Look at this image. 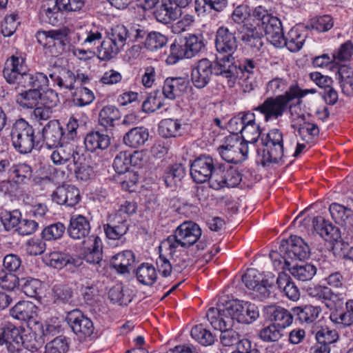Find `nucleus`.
Returning a JSON list of instances; mask_svg holds the SVG:
<instances>
[{
    "label": "nucleus",
    "instance_id": "nucleus-1",
    "mask_svg": "<svg viewBox=\"0 0 353 353\" xmlns=\"http://www.w3.org/2000/svg\"><path fill=\"white\" fill-rule=\"evenodd\" d=\"M3 77L21 93L17 101L24 108H33L41 98V91L48 86L47 74L43 72H26L19 57H11L6 62Z\"/></svg>",
    "mask_w": 353,
    "mask_h": 353
},
{
    "label": "nucleus",
    "instance_id": "nucleus-2",
    "mask_svg": "<svg viewBox=\"0 0 353 353\" xmlns=\"http://www.w3.org/2000/svg\"><path fill=\"white\" fill-rule=\"evenodd\" d=\"M236 71L235 66H225L222 60L211 62L207 59H202L192 68L191 80L196 88L201 89L209 83L212 74L220 75L227 79L229 88H233L236 83Z\"/></svg>",
    "mask_w": 353,
    "mask_h": 353
},
{
    "label": "nucleus",
    "instance_id": "nucleus-3",
    "mask_svg": "<svg viewBox=\"0 0 353 353\" xmlns=\"http://www.w3.org/2000/svg\"><path fill=\"white\" fill-rule=\"evenodd\" d=\"M130 34L123 25L111 28L98 49V57L101 60H109L114 57L131 41Z\"/></svg>",
    "mask_w": 353,
    "mask_h": 353
},
{
    "label": "nucleus",
    "instance_id": "nucleus-4",
    "mask_svg": "<svg viewBox=\"0 0 353 353\" xmlns=\"http://www.w3.org/2000/svg\"><path fill=\"white\" fill-rule=\"evenodd\" d=\"M201 236V230L199 225L192 221H185L181 223L175 230L174 234L168 237L162 243V246L170 250V254H172L175 249L181 246L189 248L194 244Z\"/></svg>",
    "mask_w": 353,
    "mask_h": 353
},
{
    "label": "nucleus",
    "instance_id": "nucleus-5",
    "mask_svg": "<svg viewBox=\"0 0 353 353\" xmlns=\"http://www.w3.org/2000/svg\"><path fill=\"white\" fill-rule=\"evenodd\" d=\"M11 137L14 148L21 154L30 152L40 143L39 137L34 134L33 128L23 119L14 123Z\"/></svg>",
    "mask_w": 353,
    "mask_h": 353
},
{
    "label": "nucleus",
    "instance_id": "nucleus-6",
    "mask_svg": "<svg viewBox=\"0 0 353 353\" xmlns=\"http://www.w3.org/2000/svg\"><path fill=\"white\" fill-rule=\"evenodd\" d=\"M220 312L221 317H230L234 321L243 324H250L259 316V312L256 306L249 302L232 301L227 303L223 309L216 308Z\"/></svg>",
    "mask_w": 353,
    "mask_h": 353
},
{
    "label": "nucleus",
    "instance_id": "nucleus-7",
    "mask_svg": "<svg viewBox=\"0 0 353 353\" xmlns=\"http://www.w3.org/2000/svg\"><path fill=\"white\" fill-rule=\"evenodd\" d=\"M220 312L214 307H210L206 316L212 326L221 332L220 340L224 346H231L240 341L239 334L232 329L233 324L230 317H221Z\"/></svg>",
    "mask_w": 353,
    "mask_h": 353
},
{
    "label": "nucleus",
    "instance_id": "nucleus-8",
    "mask_svg": "<svg viewBox=\"0 0 353 353\" xmlns=\"http://www.w3.org/2000/svg\"><path fill=\"white\" fill-rule=\"evenodd\" d=\"M296 94L294 91L288 90L284 94L275 97H268L254 110L262 114L265 121L276 119L283 115L288 108V103L294 99Z\"/></svg>",
    "mask_w": 353,
    "mask_h": 353
},
{
    "label": "nucleus",
    "instance_id": "nucleus-9",
    "mask_svg": "<svg viewBox=\"0 0 353 353\" xmlns=\"http://www.w3.org/2000/svg\"><path fill=\"white\" fill-rule=\"evenodd\" d=\"M205 46L201 37L190 34L184 38V43L179 44L176 42L170 46V54L167 61L174 64L183 58L190 59L198 54Z\"/></svg>",
    "mask_w": 353,
    "mask_h": 353
},
{
    "label": "nucleus",
    "instance_id": "nucleus-10",
    "mask_svg": "<svg viewBox=\"0 0 353 353\" xmlns=\"http://www.w3.org/2000/svg\"><path fill=\"white\" fill-rule=\"evenodd\" d=\"M215 46L216 50L219 53L226 54L223 57H216V60H222L224 65L235 66L234 63V58L232 54L237 48V41L234 34L231 32L228 28L225 27H220L216 34Z\"/></svg>",
    "mask_w": 353,
    "mask_h": 353
},
{
    "label": "nucleus",
    "instance_id": "nucleus-11",
    "mask_svg": "<svg viewBox=\"0 0 353 353\" xmlns=\"http://www.w3.org/2000/svg\"><path fill=\"white\" fill-rule=\"evenodd\" d=\"M279 250L284 254L281 258L284 260L285 266L290 265L288 259L303 260L308 258L310 254L309 245L298 236H291L289 239L282 240Z\"/></svg>",
    "mask_w": 353,
    "mask_h": 353
},
{
    "label": "nucleus",
    "instance_id": "nucleus-12",
    "mask_svg": "<svg viewBox=\"0 0 353 353\" xmlns=\"http://www.w3.org/2000/svg\"><path fill=\"white\" fill-rule=\"evenodd\" d=\"M66 320L73 332L80 339L90 336L94 332L92 321L79 310L69 312Z\"/></svg>",
    "mask_w": 353,
    "mask_h": 353
},
{
    "label": "nucleus",
    "instance_id": "nucleus-13",
    "mask_svg": "<svg viewBox=\"0 0 353 353\" xmlns=\"http://www.w3.org/2000/svg\"><path fill=\"white\" fill-rule=\"evenodd\" d=\"M215 166L216 164L211 157L201 155L191 163V176L197 183L206 182L210 178Z\"/></svg>",
    "mask_w": 353,
    "mask_h": 353
},
{
    "label": "nucleus",
    "instance_id": "nucleus-14",
    "mask_svg": "<svg viewBox=\"0 0 353 353\" xmlns=\"http://www.w3.org/2000/svg\"><path fill=\"white\" fill-rule=\"evenodd\" d=\"M52 200L59 205H65L72 207L80 201V192L73 185L63 184L58 186L52 192Z\"/></svg>",
    "mask_w": 353,
    "mask_h": 353
},
{
    "label": "nucleus",
    "instance_id": "nucleus-15",
    "mask_svg": "<svg viewBox=\"0 0 353 353\" xmlns=\"http://www.w3.org/2000/svg\"><path fill=\"white\" fill-rule=\"evenodd\" d=\"M265 317L272 323L284 330L293 321V316L287 309L277 305H268L264 310Z\"/></svg>",
    "mask_w": 353,
    "mask_h": 353
},
{
    "label": "nucleus",
    "instance_id": "nucleus-16",
    "mask_svg": "<svg viewBox=\"0 0 353 353\" xmlns=\"http://www.w3.org/2000/svg\"><path fill=\"white\" fill-rule=\"evenodd\" d=\"M50 79L60 88L74 90L78 77L70 70L64 67H55L48 72Z\"/></svg>",
    "mask_w": 353,
    "mask_h": 353
},
{
    "label": "nucleus",
    "instance_id": "nucleus-17",
    "mask_svg": "<svg viewBox=\"0 0 353 353\" xmlns=\"http://www.w3.org/2000/svg\"><path fill=\"white\" fill-rule=\"evenodd\" d=\"M259 27L264 31L267 39L276 47H282L284 43V34L282 23L276 17H272Z\"/></svg>",
    "mask_w": 353,
    "mask_h": 353
},
{
    "label": "nucleus",
    "instance_id": "nucleus-18",
    "mask_svg": "<svg viewBox=\"0 0 353 353\" xmlns=\"http://www.w3.org/2000/svg\"><path fill=\"white\" fill-rule=\"evenodd\" d=\"M330 214L336 222L341 223L347 230V235L353 239V212L350 208L345 206L332 203L329 208Z\"/></svg>",
    "mask_w": 353,
    "mask_h": 353
},
{
    "label": "nucleus",
    "instance_id": "nucleus-19",
    "mask_svg": "<svg viewBox=\"0 0 353 353\" xmlns=\"http://www.w3.org/2000/svg\"><path fill=\"white\" fill-rule=\"evenodd\" d=\"M190 88L188 79L183 77H168L164 81L163 94L169 99H174L186 92Z\"/></svg>",
    "mask_w": 353,
    "mask_h": 353
},
{
    "label": "nucleus",
    "instance_id": "nucleus-20",
    "mask_svg": "<svg viewBox=\"0 0 353 353\" xmlns=\"http://www.w3.org/2000/svg\"><path fill=\"white\" fill-rule=\"evenodd\" d=\"M64 136L65 133L60 123L57 120H52L43 127L39 139L40 142L46 141L48 147L52 148L59 145Z\"/></svg>",
    "mask_w": 353,
    "mask_h": 353
},
{
    "label": "nucleus",
    "instance_id": "nucleus-21",
    "mask_svg": "<svg viewBox=\"0 0 353 353\" xmlns=\"http://www.w3.org/2000/svg\"><path fill=\"white\" fill-rule=\"evenodd\" d=\"M4 343L21 345L31 351L37 349L35 344H29L25 341L24 337L21 335L19 329L12 324L5 327L0 333V345Z\"/></svg>",
    "mask_w": 353,
    "mask_h": 353
},
{
    "label": "nucleus",
    "instance_id": "nucleus-22",
    "mask_svg": "<svg viewBox=\"0 0 353 353\" xmlns=\"http://www.w3.org/2000/svg\"><path fill=\"white\" fill-rule=\"evenodd\" d=\"M154 14L157 21L166 24L178 19L181 15V10L175 6L173 0H161Z\"/></svg>",
    "mask_w": 353,
    "mask_h": 353
},
{
    "label": "nucleus",
    "instance_id": "nucleus-23",
    "mask_svg": "<svg viewBox=\"0 0 353 353\" xmlns=\"http://www.w3.org/2000/svg\"><path fill=\"white\" fill-rule=\"evenodd\" d=\"M90 222L82 215L72 216L68 227L69 236L76 240L84 239L90 233Z\"/></svg>",
    "mask_w": 353,
    "mask_h": 353
},
{
    "label": "nucleus",
    "instance_id": "nucleus-24",
    "mask_svg": "<svg viewBox=\"0 0 353 353\" xmlns=\"http://www.w3.org/2000/svg\"><path fill=\"white\" fill-rule=\"evenodd\" d=\"M310 296L315 298L323 303L326 307L332 310L335 307V301L338 299L337 294L326 286L315 285L307 289Z\"/></svg>",
    "mask_w": 353,
    "mask_h": 353
},
{
    "label": "nucleus",
    "instance_id": "nucleus-25",
    "mask_svg": "<svg viewBox=\"0 0 353 353\" xmlns=\"http://www.w3.org/2000/svg\"><path fill=\"white\" fill-rule=\"evenodd\" d=\"M55 148L56 149L50 155V159L54 164L63 165L70 162H72L73 164L77 163V156H78V154L74 152L71 145L61 144Z\"/></svg>",
    "mask_w": 353,
    "mask_h": 353
},
{
    "label": "nucleus",
    "instance_id": "nucleus-26",
    "mask_svg": "<svg viewBox=\"0 0 353 353\" xmlns=\"http://www.w3.org/2000/svg\"><path fill=\"white\" fill-rule=\"evenodd\" d=\"M69 33L70 30L68 28L50 30L49 49L52 54L58 55L65 50V48L68 43Z\"/></svg>",
    "mask_w": 353,
    "mask_h": 353
},
{
    "label": "nucleus",
    "instance_id": "nucleus-27",
    "mask_svg": "<svg viewBox=\"0 0 353 353\" xmlns=\"http://www.w3.org/2000/svg\"><path fill=\"white\" fill-rule=\"evenodd\" d=\"M266 149L258 150L259 161L263 166L284 161L283 145H265Z\"/></svg>",
    "mask_w": 353,
    "mask_h": 353
},
{
    "label": "nucleus",
    "instance_id": "nucleus-28",
    "mask_svg": "<svg viewBox=\"0 0 353 353\" xmlns=\"http://www.w3.org/2000/svg\"><path fill=\"white\" fill-rule=\"evenodd\" d=\"M110 137L99 131H92L87 134L84 143L87 150L95 152L97 150H105L110 145Z\"/></svg>",
    "mask_w": 353,
    "mask_h": 353
},
{
    "label": "nucleus",
    "instance_id": "nucleus-29",
    "mask_svg": "<svg viewBox=\"0 0 353 353\" xmlns=\"http://www.w3.org/2000/svg\"><path fill=\"white\" fill-rule=\"evenodd\" d=\"M238 150V138L234 135L228 137L225 143L218 148L222 159L232 163H236L241 160L239 158Z\"/></svg>",
    "mask_w": 353,
    "mask_h": 353
},
{
    "label": "nucleus",
    "instance_id": "nucleus-30",
    "mask_svg": "<svg viewBox=\"0 0 353 353\" xmlns=\"http://www.w3.org/2000/svg\"><path fill=\"white\" fill-rule=\"evenodd\" d=\"M243 141L254 143L258 141L261 134L260 127L255 122L254 114H245V123L241 132Z\"/></svg>",
    "mask_w": 353,
    "mask_h": 353
},
{
    "label": "nucleus",
    "instance_id": "nucleus-31",
    "mask_svg": "<svg viewBox=\"0 0 353 353\" xmlns=\"http://www.w3.org/2000/svg\"><path fill=\"white\" fill-rule=\"evenodd\" d=\"M276 284L290 300L296 301L300 299L299 288L287 273L282 272L279 274Z\"/></svg>",
    "mask_w": 353,
    "mask_h": 353
},
{
    "label": "nucleus",
    "instance_id": "nucleus-32",
    "mask_svg": "<svg viewBox=\"0 0 353 353\" xmlns=\"http://www.w3.org/2000/svg\"><path fill=\"white\" fill-rule=\"evenodd\" d=\"M10 312L14 319L28 321L37 315V307L32 302L19 301L10 310Z\"/></svg>",
    "mask_w": 353,
    "mask_h": 353
},
{
    "label": "nucleus",
    "instance_id": "nucleus-33",
    "mask_svg": "<svg viewBox=\"0 0 353 353\" xmlns=\"http://www.w3.org/2000/svg\"><path fill=\"white\" fill-rule=\"evenodd\" d=\"M149 133L143 127L132 128L123 137L124 143L130 147L137 148L144 145L148 139Z\"/></svg>",
    "mask_w": 353,
    "mask_h": 353
},
{
    "label": "nucleus",
    "instance_id": "nucleus-34",
    "mask_svg": "<svg viewBox=\"0 0 353 353\" xmlns=\"http://www.w3.org/2000/svg\"><path fill=\"white\" fill-rule=\"evenodd\" d=\"M330 319L341 328L353 325V299L347 301L345 312L341 313L337 311L332 312Z\"/></svg>",
    "mask_w": 353,
    "mask_h": 353
},
{
    "label": "nucleus",
    "instance_id": "nucleus-35",
    "mask_svg": "<svg viewBox=\"0 0 353 353\" xmlns=\"http://www.w3.org/2000/svg\"><path fill=\"white\" fill-rule=\"evenodd\" d=\"M32 172V167L26 163L14 164L9 169L10 176L17 184H23L29 181Z\"/></svg>",
    "mask_w": 353,
    "mask_h": 353
},
{
    "label": "nucleus",
    "instance_id": "nucleus-36",
    "mask_svg": "<svg viewBox=\"0 0 353 353\" xmlns=\"http://www.w3.org/2000/svg\"><path fill=\"white\" fill-rule=\"evenodd\" d=\"M62 11L59 0H46L42 6L41 14L46 23L55 25Z\"/></svg>",
    "mask_w": 353,
    "mask_h": 353
},
{
    "label": "nucleus",
    "instance_id": "nucleus-37",
    "mask_svg": "<svg viewBox=\"0 0 353 353\" xmlns=\"http://www.w3.org/2000/svg\"><path fill=\"white\" fill-rule=\"evenodd\" d=\"M307 36L303 30L299 28H292L288 34L287 37H284V43L291 52H297L303 46Z\"/></svg>",
    "mask_w": 353,
    "mask_h": 353
},
{
    "label": "nucleus",
    "instance_id": "nucleus-38",
    "mask_svg": "<svg viewBox=\"0 0 353 353\" xmlns=\"http://www.w3.org/2000/svg\"><path fill=\"white\" fill-rule=\"evenodd\" d=\"M282 268H287L295 279L301 281H310L316 273V268L310 263L296 265L291 268L284 265Z\"/></svg>",
    "mask_w": 353,
    "mask_h": 353
},
{
    "label": "nucleus",
    "instance_id": "nucleus-39",
    "mask_svg": "<svg viewBox=\"0 0 353 353\" xmlns=\"http://www.w3.org/2000/svg\"><path fill=\"white\" fill-rule=\"evenodd\" d=\"M294 314L302 322L310 324L316 321L321 312L320 307L307 305L301 307H296L293 309Z\"/></svg>",
    "mask_w": 353,
    "mask_h": 353
},
{
    "label": "nucleus",
    "instance_id": "nucleus-40",
    "mask_svg": "<svg viewBox=\"0 0 353 353\" xmlns=\"http://www.w3.org/2000/svg\"><path fill=\"white\" fill-rule=\"evenodd\" d=\"M134 261V253L130 250H125L113 256L112 265L121 274L129 272V266Z\"/></svg>",
    "mask_w": 353,
    "mask_h": 353
},
{
    "label": "nucleus",
    "instance_id": "nucleus-41",
    "mask_svg": "<svg viewBox=\"0 0 353 353\" xmlns=\"http://www.w3.org/2000/svg\"><path fill=\"white\" fill-rule=\"evenodd\" d=\"M121 113L118 108L113 105H107L102 108L99 115V124L105 128L114 126V122L119 120Z\"/></svg>",
    "mask_w": 353,
    "mask_h": 353
},
{
    "label": "nucleus",
    "instance_id": "nucleus-42",
    "mask_svg": "<svg viewBox=\"0 0 353 353\" xmlns=\"http://www.w3.org/2000/svg\"><path fill=\"white\" fill-rule=\"evenodd\" d=\"M159 134L165 138L176 137L181 135V124L177 119H165L159 125Z\"/></svg>",
    "mask_w": 353,
    "mask_h": 353
},
{
    "label": "nucleus",
    "instance_id": "nucleus-43",
    "mask_svg": "<svg viewBox=\"0 0 353 353\" xmlns=\"http://www.w3.org/2000/svg\"><path fill=\"white\" fill-rule=\"evenodd\" d=\"M137 280L146 285H152L157 280V274L154 267L149 263H143L137 269Z\"/></svg>",
    "mask_w": 353,
    "mask_h": 353
},
{
    "label": "nucleus",
    "instance_id": "nucleus-44",
    "mask_svg": "<svg viewBox=\"0 0 353 353\" xmlns=\"http://www.w3.org/2000/svg\"><path fill=\"white\" fill-rule=\"evenodd\" d=\"M184 175L185 170L183 165L180 163H176L169 168L163 179L167 187L174 188L176 187L178 182L181 180Z\"/></svg>",
    "mask_w": 353,
    "mask_h": 353
},
{
    "label": "nucleus",
    "instance_id": "nucleus-45",
    "mask_svg": "<svg viewBox=\"0 0 353 353\" xmlns=\"http://www.w3.org/2000/svg\"><path fill=\"white\" fill-rule=\"evenodd\" d=\"M77 40L86 47L95 46L102 39L101 32L96 28L81 30L77 33Z\"/></svg>",
    "mask_w": 353,
    "mask_h": 353
},
{
    "label": "nucleus",
    "instance_id": "nucleus-46",
    "mask_svg": "<svg viewBox=\"0 0 353 353\" xmlns=\"http://www.w3.org/2000/svg\"><path fill=\"white\" fill-rule=\"evenodd\" d=\"M49 258L50 265L57 269H61L68 265L74 266L80 265L78 259H75L70 255L62 252H52L50 254Z\"/></svg>",
    "mask_w": 353,
    "mask_h": 353
},
{
    "label": "nucleus",
    "instance_id": "nucleus-47",
    "mask_svg": "<svg viewBox=\"0 0 353 353\" xmlns=\"http://www.w3.org/2000/svg\"><path fill=\"white\" fill-rule=\"evenodd\" d=\"M118 225L115 223H108L104 225L103 229L106 236L110 239H119L126 234L128 230V225L125 220L117 221Z\"/></svg>",
    "mask_w": 353,
    "mask_h": 353
},
{
    "label": "nucleus",
    "instance_id": "nucleus-48",
    "mask_svg": "<svg viewBox=\"0 0 353 353\" xmlns=\"http://www.w3.org/2000/svg\"><path fill=\"white\" fill-rule=\"evenodd\" d=\"M19 285L23 292L30 297H37L41 290V283L39 280L32 278H21Z\"/></svg>",
    "mask_w": 353,
    "mask_h": 353
},
{
    "label": "nucleus",
    "instance_id": "nucleus-49",
    "mask_svg": "<svg viewBox=\"0 0 353 353\" xmlns=\"http://www.w3.org/2000/svg\"><path fill=\"white\" fill-rule=\"evenodd\" d=\"M191 336L203 345H212L214 341V336L202 325H195L192 328Z\"/></svg>",
    "mask_w": 353,
    "mask_h": 353
},
{
    "label": "nucleus",
    "instance_id": "nucleus-50",
    "mask_svg": "<svg viewBox=\"0 0 353 353\" xmlns=\"http://www.w3.org/2000/svg\"><path fill=\"white\" fill-rule=\"evenodd\" d=\"M132 156L127 152H119L114 158L113 167L118 174H125L130 170V167L132 164Z\"/></svg>",
    "mask_w": 353,
    "mask_h": 353
},
{
    "label": "nucleus",
    "instance_id": "nucleus-51",
    "mask_svg": "<svg viewBox=\"0 0 353 353\" xmlns=\"http://www.w3.org/2000/svg\"><path fill=\"white\" fill-rule=\"evenodd\" d=\"M93 237L92 248H88L84 255L87 263L99 264L102 259L101 241L98 236Z\"/></svg>",
    "mask_w": 353,
    "mask_h": 353
},
{
    "label": "nucleus",
    "instance_id": "nucleus-52",
    "mask_svg": "<svg viewBox=\"0 0 353 353\" xmlns=\"http://www.w3.org/2000/svg\"><path fill=\"white\" fill-rule=\"evenodd\" d=\"M65 227L61 222L50 224L46 227L42 232L41 237L46 241H53L60 239L64 234Z\"/></svg>",
    "mask_w": 353,
    "mask_h": 353
},
{
    "label": "nucleus",
    "instance_id": "nucleus-53",
    "mask_svg": "<svg viewBox=\"0 0 353 353\" xmlns=\"http://www.w3.org/2000/svg\"><path fill=\"white\" fill-rule=\"evenodd\" d=\"M284 330L271 323L264 327L259 332V337L261 340L266 342L278 341L283 336Z\"/></svg>",
    "mask_w": 353,
    "mask_h": 353
},
{
    "label": "nucleus",
    "instance_id": "nucleus-54",
    "mask_svg": "<svg viewBox=\"0 0 353 353\" xmlns=\"http://www.w3.org/2000/svg\"><path fill=\"white\" fill-rule=\"evenodd\" d=\"M225 172L223 166H215L212 172V175L208 179L210 187L214 190H220L225 187Z\"/></svg>",
    "mask_w": 353,
    "mask_h": 353
},
{
    "label": "nucleus",
    "instance_id": "nucleus-55",
    "mask_svg": "<svg viewBox=\"0 0 353 353\" xmlns=\"http://www.w3.org/2000/svg\"><path fill=\"white\" fill-rule=\"evenodd\" d=\"M339 334L336 330L329 328H321L316 334V339L318 342L323 343L331 347H334V343L339 339Z\"/></svg>",
    "mask_w": 353,
    "mask_h": 353
},
{
    "label": "nucleus",
    "instance_id": "nucleus-56",
    "mask_svg": "<svg viewBox=\"0 0 353 353\" xmlns=\"http://www.w3.org/2000/svg\"><path fill=\"white\" fill-rule=\"evenodd\" d=\"M168 41L167 37L157 32H152L147 35L145 46L150 50H155L163 48Z\"/></svg>",
    "mask_w": 353,
    "mask_h": 353
},
{
    "label": "nucleus",
    "instance_id": "nucleus-57",
    "mask_svg": "<svg viewBox=\"0 0 353 353\" xmlns=\"http://www.w3.org/2000/svg\"><path fill=\"white\" fill-rule=\"evenodd\" d=\"M333 24L332 18L330 15H323L312 19L307 27L319 32H325L331 29Z\"/></svg>",
    "mask_w": 353,
    "mask_h": 353
},
{
    "label": "nucleus",
    "instance_id": "nucleus-58",
    "mask_svg": "<svg viewBox=\"0 0 353 353\" xmlns=\"http://www.w3.org/2000/svg\"><path fill=\"white\" fill-rule=\"evenodd\" d=\"M20 279L13 273L0 268V286L7 290H13L19 286Z\"/></svg>",
    "mask_w": 353,
    "mask_h": 353
},
{
    "label": "nucleus",
    "instance_id": "nucleus-59",
    "mask_svg": "<svg viewBox=\"0 0 353 353\" xmlns=\"http://www.w3.org/2000/svg\"><path fill=\"white\" fill-rule=\"evenodd\" d=\"M52 293L54 301L57 303H67L72 296V289L63 284L55 285Z\"/></svg>",
    "mask_w": 353,
    "mask_h": 353
},
{
    "label": "nucleus",
    "instance_id": "nucleus-60",
    "mask_svg": "<svg viewBox=\"0 0 353 353\" xmlns=\"http://www.w3.org/2000/svg\"><path fill=\"white\" fill-rule=\"evenodd\" d=\"M68 350V343L65 336H59L46 345V353H65Z\"/></svg>",
    "mask_w": 353,
    "mask_h": 353
},
{
    "label": "nucleus",
    "instance_id": "nucleus-61",
    "mask_svg": "<svg viewBox=\"0 0 353 353\" xmlns=\"http://www.w3.org/2000/svg\"><path fill=\"white\" fill-rule=\"evenodd\" d=\"M163 105L161 97L157 96V92L150 94L142 103V109L145 112H154L159 110Z\"/></svg>",
    "mask_w": 353,
    "mask_h": 353
},
{
    "label": "nucleus",
    "instance_id": "nucleus-62",
    "mask_svg": "<svg viewBox=\"0 0 353 353\" xmlns=\"http://www.w3.org/2000/svg\"><path fill=\"white\" fill-rule=\"evenodd\" d=\"M17 17L15 14L6 16L1 24V32L4 37H10L15 32L19 23L17 21Z\"/></svg>",
    "mask_w": 353,
    "mask_h": 353
},
{
    "label": "nucleus",
    "instance_id": "nucleus-63",
    "mask_svg": "<svg viewBox=\"0 0 353 353\" xmlns=\"http://www.w3.org/2000/svg\"><path fill=\"white\" fill-rule=\"evenodd\" d=\"M40 101L48 108L55 107L59 102L58 94L52 89L41 91Z\"/></svg>",
    "mask_w": 353,
    "mask_h": 353
},
{
    "label": "nucleus",
    "instance_id": "nucleus-64",
    "mask_svg": "<svg viewBox=\"0 0 353 353\" xmlns=\"http://www.w3.org/2000/svg\"><path fill=\"white\" fill-rule=\"evenodd\" d=\"M263 279H261L254 269L248 270L243 276L242 281L245 286L252 291L261 283Z\"/></svg>",
    "mask_w": 353,
    "mask_h": 353
}]
</instances>
